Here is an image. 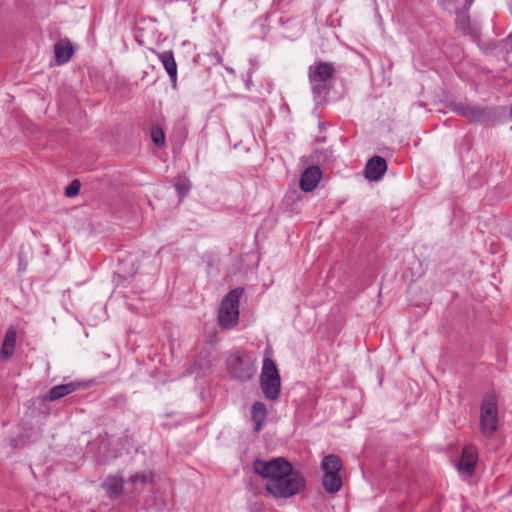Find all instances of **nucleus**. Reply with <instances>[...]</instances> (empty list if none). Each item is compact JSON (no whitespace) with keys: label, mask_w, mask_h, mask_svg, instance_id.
Wrapping results in <instances>:
<instances>
[{"label":"nucleus","mask_w":512,"mask_h":512,"mask_svg":"<svg viewBox=\"0 0 512 512\" xmlns=\"http://www.w3.org/2000/svg\"><path fill=\"white\" fill-rule=\"evenodd\" d=\"M226 71L230 74H233V75L235 74V70L231 67H226Z\"/></svg>","instance_id":"nucleus-26"},{"label":"nucleus","mask_w":512,"mask_h":512,"mask_svg":"<svg viewBox=\"0 0 512 512\" xmlns=\"http://www.w3.org/2000/svg\"><path fill=\"white\" fill-rule=\"evenodd\" d=\"M244 293L242 287L229 291L222 299L218 310V322L224 329L234 328L239 321V301Z\"/></svg>","instance_id":"nucleus-3"},{"label":"nucleus","mask_w":512,"mask_h":512,"mask_svg":"<svg viewBox=\"0 0 512 512\" xmlns=\"http://www.w3.org/2000/svg\"><path fill=\"white\" fill-rule=\"evenodd\" d=\"M15 344H16V331L14 328H9L5 333L2 347H1V356L4 359H8L13 355Z\"/></svg>","instance_id":"nucleus-15"},{"label":"nucleus","mask_w":512,"mask_h":512,"mask_svg":"<svg viewBox=\"0 0 512 512\" xmlns=\"http://www.w3.org/2000/svg\"><path fill=\"white\" fill-rule=\"evenodd\" d=\"M78 387L79 385L74 382L56 385L49 390L46 399L49 401H56L66 395L73 393L78 389Z\"/></svg>","instance_id":"nucleus-12"},{"label":"nucleus","mask_w":512,"mask_h":512,"mask_svg":"<svg viewBox=\"0 0 512 512\" xmlns=\"http://www.w3.org/2000/svg\"><path fill=\"white\" fill-rule=\"evenodd\" d=\"M267 417L266 405L262 402H255L251 407V420L254 423V432L258 433L265 422Z\"/></svg>","instance_id":"nucleus-11"},{"label":"nucleus","mask_w":512,"mask_h":512,"mask_svg":"<svg viewBox=\"0 0 512 512\" xmlns=\"http://www.w3.org/2000/svg\"><path fill=\"white\" fill-rule=\"evenodd\" d=\"M342 468V462L339 456L330 454L325 456L321 462V469L323 473H339Z\"/></svg>","instance_id":"nucleus-19"},{"label":"nucleus","mask_w":512,"mask_h":512,"mask_svg":"<svg viewBox=\"0 0 512 512\" xmlns=\"http://www.w3.org/2000/svg\"><path fill=\"white\" fill-rule=\"evenodd\" d=\"M124 486V481L122 477L119 476H109L103 482V487L110 498L118 497Z\"/></svg>","instance_id":"nucleus-14"},{"label":"nucleus","mask_w":512,"mask_h":512,"mask_svg":"<svg viewBox=\"0 0 512 512\" xmlns=\"http://www.w3.org/2000/svg\"><path fill=\"white\" fill-rule=\"evenodd\" d=\"M322 177V171L318 166H310L302 173L300 178V188L305 192H310L316 188Z\"/></svg>","instance_id":"nucleus-8"},{"label":"nucleus","mask_w":512,"mask_h":512,"mask_svg":"<svg viewBox=\"0 0 512 512\" xmlns=\"http://www.w3.org/2000/svg\"><path fill=\"white\" fill-rule=\"evenodd\" d=\"M157 58L166 70L172 86L175 87L177 83V63L174 58V53L171 50L157 53Z\"/></svg>","instance_id":"nucleus-10"},{"label":"nucleus","mask_w":512,"mask_h":512,"mask_svg":"<svg viewBox=\"0 0 512 512\" xmlns=\"http://www.w3.org/2000/svg\"><path fill=\"white\" fill-rule=\"evenodd\" d=\"M253 469L266 480V490L275 498L292 497L305 487L304 477L283 458L256 460Z\"/></svg>","instance_id":"nucleus-1"},{"label":"nucleus","mask_w":512,"mask_h":512,"mask_svg":"<svg viewBox=\"0 0 512 512\" xmlns=\"http://www.w3.org/2000/svg\"><path fill=\"white\" fill-rule=\"evenodd\" d=\"M227 367L232 376L240 381L250 380L256 372V367L251 359L240 352L228 356Z\"/></svg>","instance_id":"nucleus-5"},{"label":"nucleus","mask_w":512,"mask_h":512,"mask_svg":"<svg viewBox=\"0 0 512 512\" xmlns=\"http://www.w3.org/2000/svg\"><path fill=\"white\" fill-rule=\"evenodd\" d=\"M474 0H465V7L466 9H469L472 5Z\"/></svg>","instance_id":"nucleus-25"},{"label":"nucleus","mask_w":512,"mask_h":512,"mask_svg":"<svg viewBox=\"0 0 512 512\" xmlns=\"http://www.w3.org/2000/svg\"><path fill=\"white\" fill-rule=\"evenodd\" d=\"M335 70L331 63L316 62L309 67V81L317 103L325 101L332 86Z\"/></svg>","instance_id":"nucleus-2"},{"label":"nucleus","mask_w":512,"mask_h":512,"mask_svg":"<svg viewBox=\"0 0 512 512\" xmlns=\"http://www.w3.org/2000/svg\"><path fill=\"white\" fill-rule=\"evenodd\" d=\"M506 40L512 42V33L507 37Z\"/></svg>","instance_id":"nucleus-27"},{"label":"nucleus","mask_w":512,"mask_h":512,"mask_svg":"<svg viewBox=\"0 0 512 512\" xmlns=\"http://www.w3.org/2000/svg\"><path fill=\"white\" fill-rule=\"evenodd\" d=\"M80 183L78 180H73L66 188L65 195L67 197H73L79 193Z\"/></svg>","instance_id":"nucleus-22"},{"label":"nucleus","mask_w":512,"mask_h":512,"mask_svg":"<svg viewBox=\"0 0 512 512\" xmlns=\"http://www.w3.org/2000/svg\"><path fill=\"white\" fill-rule=\"evenodd\" d=\"M55 58L58 64L68 62L73 54V47L70 42H59L55 45Z\"/></svg>","instance_id":"nucleus-18"},{"label":"nucleus","mask_w":512,"mask_h":512,"mask_svg":"<svg viewBox=\"0 0 512 512\" xmlns=\"http://www.w3.org/2000/svg\"><path fill=\"white\" fill-rule=\"evenodd\" d=\"M456 26L457 29L462 31L464 34L470 35L473 40L478 39V29L471 24L470 17L466 12L458 14Z\"/></svg>","instance_id":"nucleus-13"},{"label":"nucleus","mask_w":512,"mask_h":512,"mask_svg":"<svg viewBox=\"0 0 512 512\" xmlns=\"http://www.w3.org/2000/svg\"><path fill=\"white\" fill-rule=\"evenodd\" d=\"M151 139L157 147H162L165 144V134L159 127H154L151 131Z\"/></svg>","instance_id":"nucleus-21"},{"label":"nucleus","mask_w":512,"mask_h":512,"mask_svg":"<svg viewBox=\"0 0 512 512\" xmlns=\"http://www.w3.org/2000/svg\"><path fill=\"white\" fill-rule=\"evenodd\" d=\"M250 65L251 67L249 68L248 70V73H247V79L245 81V85H246V88L249 90L250 89V86L252 85V74L253 72L256 70L257 68V65L256 63L253 61V60H250Z\"/></svg>","instance_id":"nucleus-23"},{"label":"nucleus","mask_w":512,"mask_h":512,"mask_svg":"<svg viewBox=\"0 0 512 512\" xmlns=\"http://www.w3.org/2000/svg\"><path fill=\"white\" fill-rule=\"evenodd\" d=\"M386 170V160L380 156H374L366 164L365 176L369 180L378 181L383 177Z\"/></svg>","instance_id":"nucleus-7"},{"label":"nucleus","mask_w":512,"mask_h":512,"mask_svg":"<svg viewBox=\"0 0 512 512\" xmlns=\"http://www.w3.org/2000/svg\"><path fill=\"white\" fill-rule=\"evenodd\" d=\"M174 187L177 191L178 196L182 199L189 193L191 185L187 177L179 176L176 179Z\"/></svg>","instance_id":"nucleus-20"},{"label":"nucleus","mask_w":512,"mask_h":512,"mask_svg":"<svg viewBox=\"0 0 512 512\" xmlns=\"http://www.w3.org/2000/svg\"><path fill=\"white\" fill-rule=\"evenodd\" d=\"M454 110L457 113L462 114V115H467L468 111H469V109L466 106H464L463 104L456 105Z\"/></svg>","instance_id":"nucleus-24"},{"label":"nucleus","mask_w":512,"mask_h":512,"mask_svg":"<svg viewBox=\"0 0 512 512\" xmlns=\"http://www.w3.org/2000/svg\"><path fill=\"white\" fill-rule=\"evenodd\" d=\"M323 486L328 493H336L342 486V479L339 473H323Z\"/></svg>","instance_id":"nucleus-16"},{"label":"nucleus","mask_w":512,"mask_h":512,"mask_svg":"<svg viewBox=\"0 0 512 512\" xmlns=\"http://www.w3.org/2000/svg\"><path fill=\"white\" fill-rule=\"evenodd\" d=\"M480 427L485 436H491L498 428V406L493 397L485 398L481 404Z\"/></svg>","instance_id":"nucleus-6"},{"label":"nucleus","mask_w":512,"mask_h":512,"mask_svg":"<svg viewBox=\"0 0 512 512\" xmlns=\"http://www.w3.org/2000/svg\"><path fill=\"white\" fill-rule=\"evenodd\" d=\"M280 376L275 363L268 358L263 361L261 389L267 399L275 400L280 392Z\"/></svg>","instance_id":"nucleus-4"},{"label":"nucleus","mask_w":512,"mask_h":512,"mask_svg":"<svg viewBox=\"0 0 512 512\" xmlns=\"http://www.w3.org/2000/svg\"><path fill=\"white\" fill-rule=\"evenodd\" d=\"M478 454L474 447L466 446L457 465L459 471L472 475L474 472L475 465L477 463Z\"/></svg>","instance_id":"nucleus-9"},{"label":"nucleus","mask_w":512,"mask_h":512,"mask_svg":"<svg viewBox=\"0 0 512 512\" xmlns=\"http://www.w3.org/2000/svg\"><path fill=\"white\" fill-rule=\"evenodd\" d=\"M152 480V472L136 473L129 478V481L126 482V485L128 486L131 484L135 491L140 492L147 484L151 483Z\"/></svg>","instance_id":"nucleus-17"}]
</instances>
